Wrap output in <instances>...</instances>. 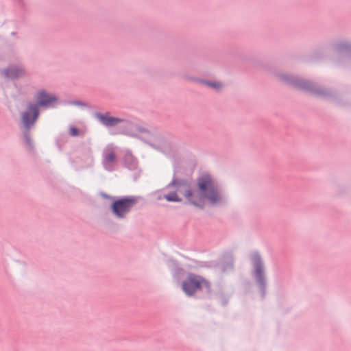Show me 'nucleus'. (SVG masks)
<instances>
[{"instance_id":"f257e3e1","label":"nucleus","mask_w":351,"mask_h":351,"mask_svg":"<svg viewBox=\"0 0 351 351\" xmlns=\"http://www.w3.org/2000/svg\"><path fill=\"white\" fill-rule=\"evenodd\" d=\"M198 191L193 192L187 183L179 186L178 191L185 192V197L188 202L196 206H202L204 199L212 204L219 202L221 197L215 186V182L209 175L204 174L197 180Z\"/></svg>"},{"instance_id":"f03ea898","label":"nucleus","mask_w":351,"mask_h":351,"mask_svg":"<svg viewBox=\"0 0 351 351\" xmlns=\"http://www.w3.org/2000/svg\"><path fill=\"white\" fill-rule=\"evenodd\" d=\"M183 291L189 296H193L198 291L210 293L211 291L210 283L204 278L189 274L182 283Z\"/></svg>"},{"instance_id":"7ed1b4c3","label":"nucleus","mask_w":351,"mask_h":351,"mask_svg":"<svg viewBox=\"0 0 351 351\" xmlns=\"http://www.w3.org/2000/svg\"><path fill=\"white\" fill-rule=\"evenodd\" d=\"M136 202V199L132 197L121 198L114 201L111 205V208L117 217L123 218L130 211Z\"/></svg>"},{"instance_id":"20e7f679","label":"nucleus","mask_w":351,"mask_h":351,"mask_svg":"<svg viewBox=\"0 0 351 351\" xmlns=\"http://www.w3.org/2000/svg\"><path fill=\"white\" fill-rule=\"evenodd\" d=\"M39 116V110L37 105L29 103L27 104V110L21 113V121L24 127L29 130L36 121Z\"/></svg>"},{"instance_id":"39448f33","label":"nucleus","mask_w":351,"mask_h":351,"mask_svg":"<svg viewBox=\"0 0 351 351\" xmlns=\"http://www.w3.org/2000/svg\"><path fill=\"white\" fill-rule=\"evenodd\" d=\"M37 106H49L56 101L57 98L51 94L47 93L45 90L38 91L35 95Z\"/></svg>"},{"instance_id":"423d86ee","label":"nucleus","mask_w":351,"mask_h":351,"mask_svg":"<svg viewBox=\"0 0 351 351\" xmlns=\"http://www.w3.org/2000/svg\"><path fill=\"white\" fill-rule=\"evenodd\" d=\"M95 116L106 126H114L123 121L121 119L110 117L108 114L97 113Z\"/></svg>"},{"instance_id":"0eeeda50","label":"nucleus","mask_w":351,"mask_h":351,"mask_svg":"<svg viewBox=\"0 0 351 351\" xmlns=\"http://www.w3.org/2000/svg\"><path fill=\"white\" fill-rule=\"evenodd\" d=\"M116 162V154L114 149L107 148L104 152V163L105 165L112 166Z\"/></svg>"},{"instance_id":"6e6552de","label":"nucleus","mask_w":351,"mask_h":351,"mask_svg":"<svg viewBox=\"0 0 351 351\" xmlns=\"http://www.w3.org/2000/svg\"><path fill=\"white\" fill-rule=\"evenodd\" d=\"M184 183V182L176 184V182H173V184L176 185V191L171 192V193H169L165 195V198L169 202H180L181 199L178 197V193L182 194L185 197V192L184 191H182V192L178 191V188L179 187L180 185H181Z\"/></svg>"},{"instance_id":"1a4fd4ad","label":"nucleus","mask_w":351,"mask_h":351,"mask_svg":"<svg viewBox=\"0 0 351 351\" xmlns=\"http://www.w3.org/2000/svg\"><path fill=\"white\" fill-rule=\"evenodd\" d=\"M23 71L16 67L10 68L5 71V75L9 77H19Z\"/></svg>"},{"instance_id":"9d476101","label":"nucleus","mask_w":351,"mask_h":351,"mask_svg":"<svg viewBox=\"0 0 351 351\" xmlns=\"http://www.w3.org/2000/svg\"><path fill=\"white\" fill-rule=\"evenodd\" d=\"M69 134L72 136H77L80 134V131L74 126H71L69 128Z\"/></svg>"},{"instance_id":"9b49d317","label":"nucleus","mask_w":351,"mask_h":351,"mask_svg":"<svg viewBox=\"0 0 351 351\" xmlns=\"http://www.w3.org/2000/svg\"><path fill=\"white\" fill-rule=\"evenodd\" d=\"M256 272L257 277L261 280L263 274V269L261 264L256 265Z\"/></svg>"},{"instance_id":"f8f14e48","label":"nucleus","mask_w":351,"mask_h":351,"mask_svg":"<svg viewBox=\"0 0 351 351\" xmlns=\"http://www.w3.org/2000/svg\"><path fill=\"white\" fill-rule=\"evenodd\" d=\"M207 84L215 88H219L221 87V84L219 82H208Z\"/></svg>"},{"instance_id":"ddd939ff","label":"nucleus","mask_w":351,"mask_h":351,"mask_svg":"<svg viewBox=\"0 0 351 351\" xmlns=\"http://www.w3.org/2000/svg\"><path fill=\"white\" fill-rule=\"evenodd\" d=\"M25 138H26L27 143L29 144V141H30L29 137L27 135H26Z\"/></svg>"}]
</instances>
